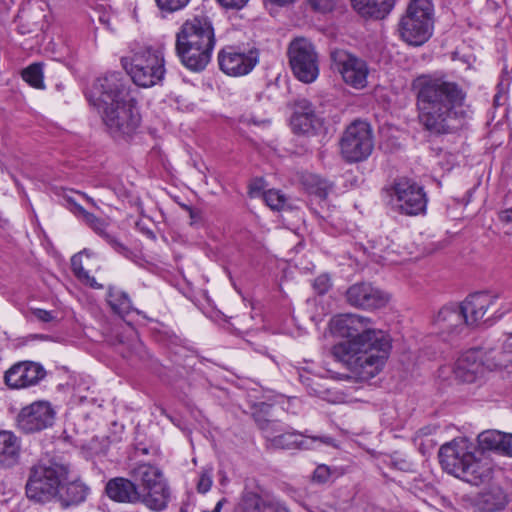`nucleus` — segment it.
I'll return each mask as SVG.
<instances>
[{
  "mask_svg": "<svg viewBox=\"0 0 512 512\" xmlns=\"http://www.w3.org/2000/svg\"><path fill=\"white\" fill-rule=\"evenodd\" d=\"M332 331L347 338L335 344L331 354L361 380L375 377L383 368L391 349L390 337L359 314H340L331 320Z\"/></svg>",
  "mask_w": 512,
  "mask_h": 512,
  "instance_id": "nucleus-1",
  "label": "nucleus"
},
{
  "mask_svg": "<svg viewBox=\"0 0 512 512\" xmlns=\"http://www.w3.org/2000/svg\"><path fill=\"white\" fill-rule=\"evenodd\" d=\"M414 88L420 124L433 134L450 133L463 113V87L445 76L422 75Z\"/></svg>",
  "mask_w": 512,
  "mask_h": 512,
  "instance_id": "nucleus-2",
  "label": "nucleus"
},
{
  "mask_svg": "<svg viewBox=\"0 0 512 512\" xmlns=\"http://www.w3.org/2000/svg\"><path fill=\"white\" fill-rule=\"evenodd\" d=\"M90 100L97 107L107 132L116 140H127L139 129L141 115L130 87L120 72L96 79Z\"/></svg>",
  "mask_w": 512,
  "mask_h": 512,
  "instance_id": "nucleus-3",
  "label": "nucleus"
},
{
  "mask_svg": "<svg viewBox=\"0 0 512 512\" xmlns=\"http://www.w3.org/2000/svg\"><path fill=\"white\" fill-rule=\"evenodd\" d=\"M216 43L211 19L195 15L187 19L176 34L175 49L181 63L193 72H200L211 61Z\"/></svg>",
  "mask_w": 512,
  "mask_h": 512,
  "instance_id": "nucleus-4",
  "label": "nucleus"
},
{
  "mask_svg": "<svg viewBox=\"0 0 512 512\" xmlns=\"http://www.w3.org/2000/svg\"><path fill=\"white\" fill-rule=\"evenodd\" d=\"M439 460L445 471L478 486L492 480L495 467L488 458L477 459L465 439L453 440L441 446Z\"/></svg>",
  "mask_w": 512,
  "mask_h": 512,
  "instance_id": "nucleus-5",
  "label": "nucleus"
},
{
  "mask_svg": "<svg viewBox=\"0 0 512 512\" xmlns=\"http://www.w3.org/2000/svg\"><path fill=\"white\" fill-rule=\"evenodd\" d=\"M121 64L132 81L144 88L160 83L166 73L163 52L151 46L135 44Z\"/></svg>",
  "mask_w": 512,
  "mask_h": 512,
  "instance_id": "nucleus-6",
  "label": "nucleus"
},
{
  "mask_svg": "<svg viewBox=\"0 0 512 512\" xmlns=\"http://www.w3.org/2000/svg\"><path fill=\"white\" fill-rule=\"evenodd\" d=\"M67 478L66 466L52 461H40L29 469L25 484L26 497L36 504L53 502Z\"/></svg>",
  "mask_w": 512,
  "mask_h": 512,
  "instance_id": "nucleus-7",
  "label": "nucleus"
},
{
  "mask_svg": "<svg viewBox=\"0 0 512 512\" xmlns=\"http://www.w3.org/2000/svg\"><path fill=\"white\" fill-rule=\"evenodd\" d=\"M434 7L431 0H411L399 22L401 38L412 46H421L433 33Z\"/></svg>",
  "mask_w": 512,
  "mask_h": 512,
  "instance_id": "nucleus-8",
  "label": "nucleus"
},
{
  "mask_svg": "<svg viewBox=\"0 0 512 512\" xmlns=\"http://www.w3.org/2000/svg\"><path fill=\"white\" fill-rule=\"evenodd\" d=\"M255 421L258 427L263 431L269 446L276 449H300V450H313L321 446H335V439L330 436H311L305 431L299 433L296 431L285 432L274 435L277 432L279 423L277 421L264 419L260 416H255Z\"/></svg>",
  "mask_w": 512,
  "mask_h": 512,
  "instance_id": "nucleus-9",
  "label": "nucleus"
},
{
  "mask_svg": "<svg viewBox=\"0 0 512 512\" xmlns=\"http://www.w3.org/2000/svg\"><path fill=\"white\" fill-rule=\"evenodd\" d=\"M388 194L391 206L401 214L416 216L426 211L428 198L424 188L412 179H397Z\"/></svg>",
  "mask_w": 512,
  "mask_h": 512,
  "instance_id": "nucleus-10",
  "label": "nucleus"
},
{
  "mask_svg": "<svg viewBox=\"0 0 512 512\" xmlns=\"http://www.w3.org/2000/svg\"><path fill=\"white\" fill-rule=\"evenodd\" d=\"M374 148L371 127L364 121L352 122L344 131L340 140V150L347 162H359L367 159Z\"/></svg>",
  "mask_w": 512,
  "mask_h": 512,
  "instance_id": "nucleus-11",
  "label": "nucleus"
},
{
  "mask_svg": "<svg viewBox=\"0 0 512 512\" xmlns=\"http://www.w3.org/2000/svg\"><path fill=\"white\" fill-rule=\"evenodd\" d=\"M288 58L292 72L298 80L312 83L317 79L318 54L308 39L299 37L292 40L288 47Z\"/></svg>",
  "mask_w": 512,
  "mask_h": 512,
  "instance_id": "nucleus-12",
  "label": "nucleus"
},
{
  "mask_svg": "<svg viewBox=\"0 0 512 512\" xmlns=\"http://www.w3.org/2000/svg\"><path fill=\"white\" fill-rule=\"evenodd\" d=\"M331 60L333 68L347 85L355 89L367 86L370 71L365 60L342 49L332 51Z\"/></svg>",
  "mask_w": 512,
  "mask_h": 512,
  "instance_id": "nucleus-13",
  "label": "nucleus"
},
{
  "mask_svg": "<svg viewBox=\"0 0 512 512\" xmlns=\"http://www.w3.org/2000/svg\"><path fill=\"white\" fill-rule=\"evenodd\" d=\"M259 62L257 49L240 51L234 46L223 48L218 54L220 69L230 76H244L249 74Z\"/></svg>",
  "mask_w": 512,
  "mask_h": 512,
  "instance_id": "nucleus-14",
  "label": "nucleus"
},
{
  "mask_svg": "<svg viewBox=\"0 0 512 512\" xmlns=\"http://www.w3.org/2000/svg\"><path fill=\"white\" fill-rule=\"evenodd\" d=\"M64 200L66 201V207L77 218L81 219L86 225H88L97 235L102 237L115 252L127 259L132 257V251L107 231L108 224L103 219L98 218L94 214L85 210L80 204H78L73 198L69 196L64 197Z\"/></svg>",
  "mask_w": 512,
  "mask_h": 512,
  "instance_id": "nucleus-15",
  "label": "nucleus"
},
{
  "mask_svg": "<svg viewBox=\"0 0 512 512\" xmlns=\"http://www.w3.org/2000/svg\"><path fill=\"white\" fill-rule=\"evenodd\" d=\"M55 411L47 401H36L21 409L17 426L24 433H35L52 426Z\"/></svg>",
  "mask_w": 512,
  "mask_h": 512,
  "instance_id": "nucleus-16",
  "label": "nucleus"
},
{
  "mask_svg": "<svg viewBox=\"0 0 512 512\" xmlns=\"http://www.w3.org/2000/svg\"><path fill=\"white\" fill-rule=\"evenodd\" d=\"M465 319L458 304L445 305L433 317V333L440 336L444 341H449L465 329Z\"/></svg>",
  "mask_w": 512,
  "mask_h": 512,
  "instance_id": "nucleus-17",
  "label": "nucleus"
},
{
  "mask_svg": "<svg viewBox=\"0 0 512 512\" xmlns=\"http://www.w3.org/2000/svg\"><path fill=\"white\" fill-rule=\"evenodd\" d=\"M45 375L46 371L39 363L23 361L7 370L4 379L10 388L21 389L38 384Z\"/></svg>",
  "mask_w": 512,
  "mask_h": 512,
  "instance_id": "nucleus-18",
  "label": "nucleus"
},
{
  "mask_svg": "<svg viewBox=\"0 0 512 512\" xmlns=\"http://www.w3.org/2000/svg\"><path fill=\"white\" fill-rule=\"evenodd\" d=\"M346 300L357 308L377 309L383 307L389 301V297L370 283L363 282L353 284L347 289Z\"/></svg>",
  "mask_w": 512,
  "mask_h": 512,
  "instance_id": "nucleus-19",
  "label": "nucleus"
},
{
  "mask_svg": "<svg viewBox=\"0 0 512 512\" xmlns=\"http://www.w3.org/2000/svg\"><path fill=\"white\" fill-rule=\"evenodd\" d=\"M485 372L478 350H468L460 355L454 366L455 377L464 383H473L482 378Z\"/></svg>",
  "mask_w": 512,
  "mask_h": 512,
  "instance_id": "nucleus-20",
  "label": "nucleus"
},
{
  "mask_svg": "<svg viewBox=\"0 0 512 512\" xmlns=\"http://www.w3.org/2000/svg\"><path fill=\"white\" fill-rule=\"evenodd\" d=\"M496 298V296L487 292H477L469 295L462 303L458 304L466 318V326L475 325L483 319L488 309L494 305Z\"/></svg>",
  "mask_w": 512,
  "mask_h": 512,
  "instance_id": "nucleus-21",
  "label": "nucleus"
},
{
  "mask_svg": "<svg viewBox=\"0 0 512 512\" xmlns=\"http://www.w3.org/2000/svg\"><path fill=\"white\" fill-rule=\"evenodd\" d=\"M107 496L118 503L138 504L139 493L135 480L124 477L110 479L105 487Z\"/></svg>",
  "mask_w": 512,
  "mask_h": 512,
  "instance_id": "nucleus-22",
  "label": "nucleus"
},
{
  "mask_svg": "<svg viewBox=\"0 0 512 512\" xmlns=\"http://www.w3.org/2000/svg\"><path fill=\"white\" fill-rule=\"evenodd\" d=\"M292 129L296 133L314 134L320 128L321 121L315 114L312 104L307 100H301L291 118Z\"/></svg>",
  "mask_w": 512,
  "mask_h": 512,
  "instance_id": "nucleus-23",
  "label": "nucleus"
},
{
  "mask_svg": "<svg viewBox=\"0 0 512 512\" xmlns=\"http://www.w3.org/2000/svg\"><path fill=\"white\" fill-rule=\"evenodd\" d=\"M138 504H142L152 512H163L168 508L171 490L168 483L139 490Z\"/></svg>",
  "mask_w": 512,
  "mask_h": 512,
  "instance_id": "nucleus-24",
  "label": "nucleus"
},
{
  "mask_svg": "<svg viewBox=\"0 0 512 512\" xmlns=\"http://www.w3.org/2000/svg\"><path fill=\"white\" fill-rule=\"evenodd\" d=\"M130 476L135 480L137 490H145L154 486L168 483L162 470L149 463H139L130 471Z\"/></svg>",
  "mask_w": 512,
  "mask_h": 512,
  "instance_id": "nucleus-25",
  "label": "nucleus"
},
{
  "mask_svg": "<svg viewBox=\"0 0 512 512\" xmlns=\"http://www.w3.org/2000/svg\"><path fill=\"white\" fill-rule=\"evenodd\" d=\"M89 493V487L81 481H71L61 485L58 495L55 497V502H58L62 508H69L71 506L79 505L84 502Z\"/></svg>",
  "mask_w": 512,
  "mask_h": 512,
  "instance_id": "nucleus-26",
  "label": "nucleus"
},
{
  "mask_svg": "<svg viewBox=\"0 0 512 512\" xmlns=\"http://www.w3.org/2000/svg\"><path fill=\"white\" fill-rule=\"evenodd\" d=\"M506 502L503 489L498 485H491L478 494L475 507L481 512H497L505 507Z\"/></svg>",
  "mask_w": 512,
  "mask_h": 512,
  "instance_id": "nucleus-27",
  "label": "nucleus"
},
{
  "mask_svg": "<svg viewBox=\"0 0 512 512\" xmlns=\"http://www.w3.org/2000/svg\"><path fill=\"white\" fill-rule=\"evenodd\" d=\"M20 440L10 431H0V469L17 464L20 456Z\"/></svg>",
  "mask_w": 512,
  "mask_h": 512,
  "instance_id": "nucleus-28",
  "label": "nucleus"
},
{
  "mask_svg": "<svg viewBox=\"0 0 512 512\" xmlns=\"http://www.w3.org/2000/svg\"><path fill=\"white\" fill-rule=\"evenodd\" d=\"M351 3L362 16L381 19L392 10L395 0H351Z\"/></svg>",
  "mask_w": 512,
  "mask_h": 512,
  "instance_id": "nucleus-29",
  "label": "nucleus"
},
{
  "mask_svg": "<svg viewBox=\"0 0 512 512\" xmlns=\"http://www.w3.org/2000/svg\"><path fill=\"white\" fill-rule=\"evenodd\" d=\"M107 303L115 314L127 315L132 309V302L128 294L114 286H109Z\"/></svg>",
  "mask_w": 512,
  "mask_h": 512,
  "instance_id": "nucleus-30",
  "label": "nucleus"
},
{
  "mask_svg": "<svg viewBox=\"0 0 512 512\" xmlns=\"http://www.w3.org/2000/svg\"><path fill=\"white\" fill-rule=\"evenodd\" d=\"M503 433L498 430H486L477 437L478 446L482 451L500 452Z\"/></svg>",
  "mask_w": 512,
  "mask_h": 512,
  "instance_id": "nucleus-31",
  "label": "nucleus"
},
{
  "mask_svg": "<svg viewBox=\"0 0 512 512\" xmlns=\"http://www.w3.org/2000/svg\"><path fill=\"white\" fill-rule=\"evenodd\" d=\"M21 75L23 80L27 82L31 87L36 89L45 88L42 63H33L29 65L22 71Z\"/></svg>",
  "mask_w": 512,
  "mask_h": 512,
  "instance_id": "nucleus-32",
  "label": "nucleus"
},
{
  "mask_svg": "<svg viewBox=\"0 0 512 512\" xmlns=\"http://www.w3.org/2000/svg\"><path fill=\"white\" fill-rule=\"evenodd\" d=\"M263 199L272 210L281 211L287 206V198L280 190L269 189L265 191Z\"/></svg>",
  "mask_w": 512,
  "mask_h": 512,
  "instance_id": "nucleus-33",
  "label": "nucleus"
},
{
  "mask_svg": "<svg viewBox=\"0 0 512 512\" xmlns=\"http://www.w3.org/2000/svg\"><path fill=\"white\" fill-rule=\"evenodd\" d=\"M264 502L260 495L253 491H245L242 497L243 512H262Z\"/></svg>",
  "mask_w": 512,
  "mask_h": 512,
  "instance_id": "nucleus-34",
  "label": "nucleus"
},
{
  "mask_svg": "<svg viewBox=\"0 0 512 512\" xmlns=\"http://www.w3.org/2000/svg\"><path fill=\"white\" fill-rule=\"evenodd\" d=\"M191 0H155L162 13H174L184 9Z\"/></svg>",
  "mask_w": 512,
  "mask_h": 512,
  "instance_id": "nucleus-35",
  "label": "nucleus"
},
{
  "mask_svg": "<svg viewBox=\"0 0 512 512\" xmlns=\"http://www.w3.org/2000/svg\"><path fill=\"white\" fill-rule=\"evenodd\" d=\"M86 255L90 256V253L87 249H84L82 252L75 254L71 258V268L75 276L80 279H88L89 273L84 269L82 264V257Z\"/></svg>",
  "mask_w": 512,
  "mask_h": 512,
  "instance_id": "nucleus-36",
  "label": "nucleus"
},
{
  "mask_svg": "<svg viewBox=\"0 0 512 512\" xmlns=\"http://www.w3.org/2000/svg\"><path fill=\"white\" fill-rule=\"evenodd\" d=\"M331 286H332L331 279L327 274L319 275L313 281V288L320 295H323L326 292H328V290L331 288Z\"/></svg>",
  "mask_w": 512,
  "mask_h": 512,
  "instance_id": "nucleus-37",
  "label": "nucleus"
},
{
  "mask_svg": "<svg viewBox=\"0 0 512 512\" xmlns=\"http://www.w3.org/2000/svg\"><path fill=\"white\" fill-rule=\"evenodd\" d=\"M312 9L316 12L327 13L332 11L336 0H307Z\"/></svg>",
  "mask_w": 512,
  "mask_h": 512,
  "instance_id": "nucleus-38",
  "label": "nucleus"
},
{
  "mask_svg": "<svg viewBox=\"0 0 512 512\" xmlns=\"http://www.w3.org/2000/svg\"><path fill=\"white\" fill-rule=\"evenodd\" d=\"M330 478V468L326 465H319L313 472L312 480L316 483H326Z\"/></svg>",
  "mask_w": 512,
  "mask_h": 512,
  "instance_id": "nucleus-39",
  "label": "nucleus"
},
{
  "mask_svg": "<svg viewBox=\"0 0 512 512\" xmlns=\"http://www.w3.org/2000/svg\"><path fill=\"white\" fill-rule=\"evenodd\" d=\"M32 313L35 318L41 322L49 323L56 319V315L53 311L36 308L32 310Z\"/></svg>",
  "mask_w": 512,
  "mask_h": 512,
  "instance_id": "nucleus-40",
  "label": "nucleus"
},
{
  "mask_svg": "<svg viewBox=\"0 0 512 512\" xmlns=\"http://www.w3.org/2000/svg\"><path fill=\"white\" fill-rule=\"evenodd\" d=\"M212 486V478L209 473H202L197 483V490L200 493H206Z\"/></svg>",
  "mask_w": 512,
  "mask_h": 512,
  "instance_id": "nucleus-41",
  "label": "nucleus"
},
{
  "mask_svg": "<svg viewBox=\"0 0 512 512\" xmlns=\"http://www.w3.org/2000/svg\"><path fill=\"white\" fill-rule=\"evenodd\" d=\"M311 181L315 182V184H316V188L315 189L311 188V192L315 193L320 198H325L328 194V186H327L326 182L321 181L320 179H318L315 176H311Z\"/></svg>",
  "mask_w": 512,
  "mask_h": 512,
  "instance_id": "nucleus-42",
  "label": "nucleus"
},
{
  "mask_svg": "<svg viewBox=\"0 0 512 512\" xmlns=\"http://www.w3.org/2000/svg\"><path fill=\"white\" fill-rule=\"evenodd\" d=\"M223 8L240 10L245 7L249 0H216Z\"/></svg>",
  "mask_w": 512,
  "mask_h": 512,
  "instance_id": "nucleus-43",
  "label": "nucleus"
},
{
  "mask_svg": "<svg viewBox=\"0 0 512 512\" xmlns=\"http://www.w3.org/2000/svg\"><path fill=\"white\" fill-rule=\"evenodd\" d=\"M503 443H501L500 452L512 456V434L503 433Z\"/></svg>",
  "mask_w": 512,
  "mask_h": 512,
  "instance_id": "nucleus-44",
  "label": "nucleus"
},
{
  "mask_svg": "<svg viewBox=\"0 0 512 512\" xmlns=\"http://www.w3.org/2000/svg\"><path fill=\"white\" fill-rule=\"evenodd\" d=\"M369 247H364V252L368 254L373 260L378 261V259L381 257V255L378 253V251H381V249H378L376 241H369Z\"/></svg>",
  "mask_w": 512,
  "mask_h": 512,
  "instance_id": "nucleus-45",
  "label": "nucleus"
},
{
  "mask_svg": "<svg viewBox=\"0 0 512 512\" xmlns=\"http://www.w3.org/2000/svg\"><path fill=\"white\" fill-rule=\"evenodd\" d=\"M393 465L401 471H410L412 467V464L409 461L402 458L394 459Z\"/></svg>",
  "mask_w": 512,
  "mask_h": 512,
  "instance_id": "nucleus-46",
  "label": "nucleus"
},
{
  "mask_svg": "<svg viewBox=\"0 0 512 512\" xmlns=\"http://www.w3.org/2000/svg\"><path fill=\"white\" fill-rule=\"evenodd\" d=\"M498 218L503 223H512V208L500 211L498 214Z\"/></svg>",
  "mask_w": 512,
  "mask_h": 512,
  "instance_id": "nucleus-47",
  "label": "nucleus"
},
{
  "mask_svg": "<svg viewBox=\"0 0 512 512\" xmlns=\"http://www.w3.org/2000/svg\"><path fill=\"white\" fill-rule=\"evenodd\" d=\"M81 281L85 282L86 284H88L90 287L92 288H95V289H100L102 288V285L101 284H98L95 280L94 277H91L89 275V278L88 279H80Z\"/></svg>",
  "mask_w": 512,
  "mask_h": 512,
  "instance_id": "nucleus-48",
  "label": "nucleus"
},
{
  "mask_svg": "<svg viewBox=\"0 0 512 512\" xmlns=\"http://www.w3.org/2000/svg\"><path fill=\"white\" fill-rule=\"evenodd\" d=\"M503 349L508 353H512V334H510L505 340Z\"/></svg>",
  "mask_w": 512,
  "mask_h": 512,
  "instance_id": "nucleus-49",
  "label": "nucleus"
},
{
  "mask_svg": "<svg viewBox=\"0 0 512 512\" xmlns=\"http://www.w3.org/2000/svg\"><path fill=\"white\" fill-rule=\"evenodd\" d=\"M250 189H251V192L260 191V190L262 189V180H257V181H255V182L250 186Z\"/></svg>",
  "mask_w": 512,
  "mask_h": 512,
  "instance_id": "nucleus-50",
  "label": "nucleus"
},
{
  "mask_svg": "<svg viewBox=\"0 0 512 512\" xmlns=\"http://www.w3.org/2000/svg\"><path fill=\"white\" fill-rule=\"evenodd\" d=\"M502 97H503V96H502L501 94H496V95L494 96V103H495L496 105H499V104H500V99H501Z\"/></svg>",
  "mask_w": 512,
  "mask_h": 512,
  "instance_id": "nucleus-51",
  "label": "nucleus"
},
{
  "mask_svg": "<svg viewBox=\"0 0 512 512\" xmlns=\"http://www.w3.org/2000/svg\"><path fill=\"white\" fill-rule=\"evenodd\" d=\"M276 512H289L285 507L278 506Z\"/></svg>",
  "mask_w": 512,
  "mask_h": 512,
  "instance_id": "nucleus-52",
  "label": "nucleus"
}]
</instances>
